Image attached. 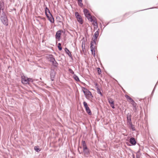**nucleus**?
<instances>
[{"label":"nucleus","instance_id":"nucleus-1","mask_svg":"<svg viewBox=\"0 0 158 158\" xmlns=\"http://www.w3.org/2000/svg\"><path fill=\"white\" fill-rule=\"evenodd\" d=\"M0 20L3 25L7 26L8 24V19L5 12H2V15L0 16Z\"/></svg>","mask_w":158,"mask_h":158},{"label":"nucleus","instance_id":"nucleus-2","mask_svg":"<svg viewBox=\"0 0 158 158\" xmlns=\"http://www.w3.org/2000/svg\"><path fill=\"white\" fill-rule=\"evenodd\" d=\"M82 90H83V92L86 97L88 96L91 97L92 98H93V96L89 90L83 87H82Z\"/></svg>","mask_w":158,"mask_h":158},{"label":"nucleus","instance_id":"nucleus-3","mask_svg":"<svg viewBox=\"0 0 158 158\" xmlns=\"http://www.w3.org/2000/svg\"><path fill=\"white\" fill-rule=\"evenodd\" d=\"M75 15L77 19V21L81 24H82L83 21L81 16L79 15V13L76 12H75Z\"/></svg>","mask_w":158,"mask_h":158},{"label":"nucleus","instance_id":"nucleus-4","mask_svg":"<svg viewBox=\"0 0 158 158\" xmlns=\"http://www.w3.org/2000/svg\"><path fill=\"white\" fill-rule=\"evenodd\" d=\"M90 48L92 55H93L94 56H95V47L94 46L93 42L92 41H91L90 43Z\"/></svg>","mask_w":158,"mask_h":158},{"label":"nucleus","instance_id":"nucleus-5","mask_svg":"<svg viewBox=\"0 0 158 158\" xmlns=\"http://www.w3.org/2000/svg\"><path fill=\"white\" fill-rule=\"evenodd\" d=\"M85 16L91 22H93L94 23H95L93 24L94 26H97L98 23L95 20H93L90 14L89 16L87 15H85Z\"/></svg>","mask_w":158,"mask_h":158},{"label":"nucleus","instance_id":"nucleus-6","mask_svg":"<svg viewBox=\"0 0 158 158\" xmlns=\"http://www.w3.org/2000/svg\"><path fill=\"white\" fill-rule=\"evenodd\" d=\"M56 74V72L53 69H51L50 72V77L52 81H54Z\"/></svg>","mask_w":158,"mask_h":158},{"label":"nucleus","instance_id":"nucleus-7","mask_svg":"<svg viewBox=\"0 0 158 158\" xmlns=\"http://www.w3.org/2000/svg\"><path fill=\"white\" fill-rule=\"evenodd\" d=\"M28 78L23 75L21 76V82L24 84H26L28 83Z\"/></svg>","mask_w":158,"mask_h":158},{"label":"nucleus","instance_id":"nucleus-8","mask_svg":"<svg viewBox=\"0 0 158 158\" xmlns=\"http://www.w3.org/2000/svg\"><path fill=\"white\" fill-rule=\"evenodd\" d=\"M46 16L51 23H54V18L52 14L50 15H49L48 14H47Z\"/></svg>","mask_w":158,"mask_h":158},{"label":"nucleus","instance_id":"nucleus-9","mask_svg":"<svg viewBox=\"0 0 158 158\" xmlns=\"http://www.w3.org/2000/svg\"><path fill=\"white\" fill-rule=\"evenodd\" d=\"M127 123L128 125L131 124L132 123L131 120V115L128 113L127 114Z\"/></svg>","mask_w":158,"mask_h":158},{"label":"nucleus","instance_id":"nucleus-10","mask_svg":"<svg viewBox=\"0 0 158 158\" xmlns=\"http://www.w3.org/2000/svg\"><path fill=\"white\" fill-rule=\"evenodd\" d=\"M82 145L83 146V150L89 149L87 148L86 144L85 141L82 140Z\"/></svg>","mask_w":158,"mask_h":158},{"label":"nucleus","instance_id":"nucleus-11","mask_svg":"<svg viewBox=\"0 0 158 158\" xmlns=\"http://www.w3.org/2000/svg\"><path fill=\"white\" fill-rule=\"evenodd\" d=\"M83 152L84 153L85 156V157H88L89 156L90 154V151L89 149L87 150H83Z\"/></svg>","mask_w":158,"mask_h":158},{"label":"nucleus","instance_id":"nucleus-12","mask_svg":"<svg viewBox=\"0 0 158 158\" xmlns=\"http://www.w3.org/2000/svg\"><path fill=\"white\" fill-rule=\"evenodd\" d=\"M61 34L60 30L58 31L56 33V39H58V40H60V39Z\"/></svg>","mask_w":158,"mask_h":158},{"label":"nucleus","instance_id":"nucleus-13","mask_svg":"<svg viewBox=\"0 0 158 158\" xmlns=\"http://www.w3.org/2000/svg\"><path fill=\"white\" fill-rule=\"evenodd\" d=\"M130 142L133 145H135L136 143L135 139L133 137H131L130 139Z\"/></svg>","mask_w":158,"mask_h":158},{"label":"nucleus","instance_id":"nucleus-14","mask_svg":"<svg viewBox=\"0 0 158 158\" xmlns=\"http://www.w3.org/2000/svg\"><path fill=\"white\" fill-rule=\"evenodd\" d=\"M0 8L2 10V12H5L4 10V3L3 1H0Z\"/></svg>","mask_w":158,"mask_h":158},{"label":"nucleus","instance_id":"nucleus-15","mask_svg":"<svg viewBox=\"0 0 158 158\" xmlns=\"http://www.w3.org/2000/svg\"><path fill=\"white\" fill-rule=\"evenodd\" d=\"M48 60L49 61L51 62L55 59V58L51 54L49 55L48 57Z\"/></svg>","mask_w":158,"mask_h":158},{"label":"nucleus","instance_id":"nucleus-16","mask_svg":"<svg viewBox=\"0 0 158 158\" xmlns=\"http://www.w3.org/2000/svg\"><path fill=\"white\" fill-rule=\"evenodd\" d=\"M65 51L67 54L69 56V57L71 59H72V54H71V52L69 51V50L67 48H65Z\"/></svg>","mask_w":158,"mask_h":158},{"label":"nucleus","instance_id":"nucleus-17","mask_svg":"<svg viewBox=\"0 0 158 158\" xmlns=\"http://www.w3.org/2000/svg\"><path fill=\"white\" fill-rule=\"evenodd\" d=\"M52 64L54 67L57 68L58 65V64L56 60L55 59L52 62H51Z\"/></svg>","mask_w":158,"mask_h":158},{"label":"nucleus","instance_id":"nucleus-18","mask_svg":"<svg viewBox=\"0 0 158 158\" xmlns=\"http://www.w3.org/2000/svg\"><path fill=\"white\" fill-rule=\"evenodd\" d=\"M125 98H127L128 101L129 102H131L133 100L130 97L128 96L127 94H126L125 95Z\"/></svg>","mask_w":158,"mask_h":158},{"label":"nucleus","instance_id":"nucleus-19","mask_svg":"<svg viewBox=\"0 0 158 158\" xmlns=\"http://www.w3.org/2000/svg\"><path fill=\"white\" fill-rule=\"evenodd\" d=\"M99 33V29H98L97 31H96L95 32V33L94 34V38H97L98 36Z\"/></svg>","mask_w":158,"mask_h":158},{"label":"nucleus","instance_id":"nucleus-20","mask_svg":"<svg viewBox=\"0 0 158 158\" xmlns=\"http://www.w3.org/2000/svg\"><path fill=\"white\" fill-rule=\"evenodd\" d=\"M96 89L97 90V92L98 94H100L101 96H102L103 95L100 89L99 88L98 86L96 87Z\"/></svg>","mask_w":158,"mask_h":158},{"label":"nucleus","instance_id":"nucleus-21","mask_svg":"<svg viewBox=\"0 0 158 158\" xmlns=\"http://www.w3.org/2000/svg\"><path fill=\"white\" fill-rule=\"evenodd\" d=\"M108 101L110 104L114 103V102L113 99L111 98H107Z\"/></svg>","mask_w":158,"mask_h":158},{"label":"nucleus","instance_id":"nucleus-22","mask_svg":"<svg viewBox=\"0 0 158 158\" xmlns=\"http://www.w3.org/2000/svg\"><path fill=\"white\" fill-rule=\"evenodd\" d=\"M45 14H46V15L47 14H47L48 12V13L49 14V15L52 14L51 13V12H50L49 9L47 7H46V8L45 9Z\"/></svg>","mask_w":158,"mask_h":158},{"label":"nucleus","instance_id":"nucleus-23","mask_svg":"<svg viewBox=\"0 0 158 158\" xmlns=\"http://www.w3.org/2000/svg\"><path fill=\"white\" fill-rule=\"evenodd\" d=\"M73 77L74 79L77 81H80L78 77L77 76L76 74H74Z\"/></svg>","mask_w":158,"mask_h":158},{"label":"nucleus","instance_id":"nucleus-24","mask_svg":"<svg viewBox=\"0 0 158 158\" xmlns=\"http://www.w3.org/2000/svg\"><path fill=\"white\" fill-rule=\"evenodd\" d=\"M129 126L130 128L132 129L133 131H135V129L134 126L132 124V123L128 125Z\"/></svg>","mask_w":158,"mask_h":158},{"label":"nucleus","instance_id":"nucleus-25","mask_svg":"<svg viewBox=\"0 0 158 158\" xmlns=\"http://www.w3.org/2000/svg\"><path fill=\"white\" fill-rule=\"evenodd\" d=\"M83 12L85 15H89V13L88 10L86 9H84L83 10Z\"/></svg>","mask_w":158,"mask_h":158},{"label":"nucleus","instance_id":"nucleus-26","mask_svg":"<svg viewBox=\"0 0 158 158\" xmlns=\"http://www.w3.org/2000/svg\"><path fill=\"white\" fill-rule=\"evenodd\" d=\"M78 5L81 7L83 6V3H82V0H77Z\"/></svg>","mask_w":158,"mask_h":158},{"label":"nucleus","instance_id":"nucleus-27","mask_svg":"<svg viewBox=\"0 0 158 158\" xmlns=\"http://www.w3.org/2000/svg\"><path fill=\"white\" fill-rule=\"evenodd\" d=\"M87 113L89 115H91L92 114V113L91 111L90 110V109L89 107H88L87 109L85 110Z\"/></svg>","mask_w":158,"mask_h":158},{"label":"nucleus","instance_id":"nucleus-28","mask_svg":"<svg viewBox=\"0 0 158 158\" xmlns=\"http://www.w3.org/2000/svg\"><path fill=\"white\" fill-rule=\"evenodd\" d=\"M83 105L85 110L89 107L87 105V103L85 102H83Z\"/></svg>","mask_w":158,"mask_h":158},{"label":"nucleus","instance_id":"nucleus-29","mask_svg":"<svg viewBox=\"0 0 158 158\" xmlns=\"http://www.w3.org/2000/svg\"><path fill=\"white\" fill-rule=\"evenodd\" d=\"M57 47L58 48L59 50L61 51L62 49V48L61 46V44L60 43H59L58 44Z\"/></svg>","mask_w":158,"mask_h":158},{"label":"nucleus","instance_id":"nucleus-30","mask_svg":"<svg viewBox=\"0 0 158 158\" xmlns=\"http://www.w3.org/2000/svg\"><path fill=\"white\" fill-rule=\"evenodd\" d=\"M34 149L37 152H39L40 151V148L37 146H35L34 147Z\"/></svg>","mask_w":158,"mask_h":158},{"label":"nucleus","instance_id":"nucleus-31","mask_svg":"<svg viewBox=\"0 0 158 158\" xmlns=\"http://www.w3.org/2000/svg\"><path fill=\"white\" fill-rule=\"evenodd\" d=\"M97 69L98 74L99 75H100L102 73V71H101V69L100 68H97Z\"/></svg>","mask_w":158,"mask_h":158},{"label":"nucleus","instance_id":"nucleus-32","mask_svg":"<svg viewBox=\"0 0 158 158\" xmlns=\"http://www.w3.org/2000/svg\"><path fill=\"white\" fill-rule=\"evenodd\" d=\"M69 71L70 73L73 74V75L75 74L74 72L71 69H69Z\"/></svg>","mask_w":158,"mask_h":158},{"label":"nucleus","instance_id":"nucleus-33","mask_svg":"<svg viewBox=\"0 0 158 158\" xmlns=\"http://www.w3.org/2000/svg\"><path fill=\"white\" fill-rule=\"evenodd\" d=\"M33 81L32 80V79L30 78H28V79H27L28 83L27 84H29V82H32Z\"/></svg>","mask_w":158,"mask_h":158},{"label":"nucleus","instance_id":"nucleus-34","mask_svg":"<svg viewBox=\"0 0 158 158\" xmlns=\"http://www.w3.org/2000/svg\"><path fill=\"white\" fill-rule=\"evenodd\" d=\"M97 40V38H94L93 41H92L93 42V44L94 43L95 44H96V41Z\"/></svg>","mask_w":158,"mask_h":158},{"label":"nucleus","instance_id":"nucleus-35","mask_svg":"<svg viewBox=\"0 0 158 158\" xmlns=\"http://www.w3.org/2000/svg\"><path fill=\"white\" fill-rule=\"evenodd\" d=\"M131 102V104L133 106H135V105H137V104L135 102V101L133 100Z\"/></svg>","mask_w":158,"mask_h":158},{"label":"nucleus","instance_id":"nucleus-36","mask_svg":"<svg viewBox=\"0 0 158 158\" xmlns=\"http://www.w3.org/2000/svg\"><path fill=\"white\" fill-rule=\"evenodd\" d=\"M133 110L135 112H136L137 111V108H136V105H135L133 106Z\"/></svg>","mask_w":158,"mask_h":158},{"label":"nucleus","instance_id":"nucleus-37","mask_svg":"<svg viewBox=\"0 0 158 158\" xmlns=\"http://www.w3.org/2000/svg\"><path fill=\"white\" fill-rule=\"evenodd\" d=\"M110 106L113 109H114L115 108V107L114 105V103H113L112 104H110Z\"/></svg>","mask_w":158,"mask_h":158},{"label":"nucleus","instance_id":"nucleus-38","mask_svg":"<svg viewBox=\"0 0 158 158\" xmlns=\"http://www.w3.org/2000/svg\"><path fill=\"white\" fill-rule=\"evenodd\" d=\"M95 85L96 87H96L98 86V84L97 83H96L95 84Z\"/></svg>","mask_w":158,"mask_h":158},{"label":"nucleus","instance_id":"nucleus-39","mask_svg":"<svg viewBox=\"0 0 158 158\" xmlns=\"http://www.w3.org/2000/svg\"><path fill=\"white\" fill-rule=\"evenodd\" d=\"M133 158H135V156L134 155H133Z\"/></svg>","mask_w":158,"mask_h":158},{"label":"nucleus","instance_id":"nucleus-40","mask_svg":"<svg viewBox=\"0 0 158 158\" xmlns=\"http://www.w3.org/2000/svg\"><path fill=\"white\" fill-rule=\"evenodd\" d=\"M140 151V149H139V150L137 152L138 153Z\"/></svg>","mask_w":158,"mask_h":158},{"label":"nucleus","instance_id":"nucleus-41","mask_svg":"<svg viewBox=\"0 0 158 158\" xmlns=\"http://www.w3.org/2000/svg\"><path fill=\"white\" fill-rule=\"evenodd\" d=\"M78 151H79V153L80 154H81V153L80 152L79 150H78Z\"/></svg>","mask_w":158,"mask_h":158},{"label":"nucleus","instance_id":"nucleus-42","mask_svg":"<svg viewBox=\"0 0 158 158\" xmlns=\"http://www.w3.org/2000/svg\"><path fill=\"white\" fill-rule=\"evenodd\" d=\"M136 158H138L137 155L136 156Z\"/></svg>","mask_w":158,"mask_h":158}]
</instances>
